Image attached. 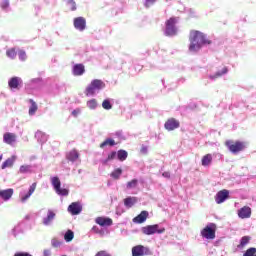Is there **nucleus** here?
Masks as SVG:
<instances>
[{"mask_svg": "<svg viewBox=\"0 0 256 256\" xmlns=\"http://www.w3.org/2000/svg\"><path fill=\"white\" fill-rule=\"evenodd\" d=\"M7 167H13V161H5L2 164V169H7Z\"/></svg>", "mask_w": 256, "mask_h": 256, "instance_id": "nucleus-42", "label": "nucleus"}, {"mask_svg": "<svg viewBox=\"0 0 256 256\" xmlns=\"http://www.w3.org/2000/svg\"><path fill=\"white\" fill-rule=\"evenodd\" d=\"M72 73L75 77H81L85 73V65L76 64L72 68Z\"/></svg>", "mask_w": 256, "mask_h": 256, "instance_id": "nucleus-18", "label": "nucleus"}, {"mask_svg": "<svg viewBox=\"0 0 256 256\" xmlns=\"http://www.w3.org/2000/svg\"><path fill=\"white\" fill-rule=\"evenodd\" d=\"M20 173H33V166H31V165H22L20 167Z\"/></svg>", "mask_w": 256, "mask_h": 256, "instance_id": "nucleus-31", "label": "nucleus"}, {"mask_svg": "<svg viewBox=\"0 0 256 256\" xmlns=\"http://www.w3.org/2000/svg\"><path fill=\"white\" fill-rule=\"evenodd\" d=\"M99 227H97V226H93L92 227V231L94 232V233H98L99 232Z\"/></svg>", "mask_w": 256, "mask_h": 256, "instance_id": "nucleus-52", "label": "nucleus"}, {"mask_svg": "<svg viewBox=\"0 0 256 256\" xmlns=\"http://www.w3.org/2000/svg\"><path fill=\"white\" fill-rule=\"evenodd\" d=\"M68 5L71 7V11H77V4L73 0H67Z\"/></svg>", "mask_w": 256, "mask_h": 256, "instance_id": "nucleus-41", "label": "nucleus"}, {"mask_svg": "<svg viewBox=\"0 0 256 256\" xmlns=\"http://www.w3.org/2000/svg\"><path fill=\"white\" fill-rule=\"evenodd\" d=\"M51 245H52V247H54V248L61 247V245H63V241H62V240H59V239H57V238H53V239L51 240Z\"/></svg>", "mask_w": 256, "mask_h": 256, "instance_id": "nucleus-36", "label": "nucleus"}, {"mask_svg": "<svg viewBox=\"0 0 256 256\" xmlns=\"http://www.w3.org/2000/svg\"><path fill=\"white\" fill-rule=\"evenodd\" d=\"M3 141L6 145H13L17 141V135L15 133L6 132L3 135Z\"/></svg>", "mask_w": 256, "mask_h": 256, "instance_id": "nucleus-16", "label": "nucleus"}, {"mask_svg": "<svg viewBox=\"0 0 256 256\" xmlns=\"http://www.w3.org/2000/svg\"><path fill=\"white\" fill-rule=\"evenodd\" d=\"M74 237H75V233H73L72 230H68L64 234V240L66 241V243H71V241H73Z\"/></svg>", "mask_w": 256, "mask_h": 256, "instance_id": "nucleus-27", "label": "nucleus"}, {"mask_svg": "<svg viewBox=\"0 0 256 256\" xmlns=\"http://www.w3.org/2000/svg\"><path fill=\"white\" fill-rule=\"evenodd\" d=\"M74 27L78 31H85L87 27V20L84 17H77L74 19Z\"/></svg>", "mask_w": 256, "mask_h": 256, "instance_id": "nucleus-13", "label": "nucleus"}, {"mask_svg": "<svg viewBox=\"0 0 256 256\" xmlns=\"http://www.w3.org/2000/svg\"><path fill=\"white\" fill-rule=\"evenodd\" d=\"M135 203H137V198H135V197H128L124 200V205L128 209H131V207H133V205H135Z\"/></svg>", "mask_w": 256, "mask_h": 256, "instance_id": "nucleus-25", "label": "nucleus"}, {"mask_svg": "<svg viewBox=\"0 0 256 256\" xmlns=\"http://www.w3.org/2000/svg\"><path fill=\"white\" fill-rule=\"evenodd\" d=\"M117 215H119V210H117Z\"/></svg>", "mask_w": 256, "mask_h": 256, "instance_id": "nucleus-58", "label": "nucleus"}, {"mask_svg": "<svg viewBox=\"0 0 256 256\" xmlns=\"http://www.w3.org/2000/svg\"><path fill=\"white\" fill-rule=\"evenodd\" d=\"M95 223L100 225V227H111V225H113V220L107 217H97Z\"/></svg>", "mask_w": 256, "mask_h": 256, "instance_id": "nucleus-15", "label": "nucleus"}, {"mask_svg": "<svg viewBox=\"0 0 256 256\" xmlns=\"http://www.w3.org/2000/svg\"><path fill=\"white\" fill-rule=\"evenodd\" d=\"M213 156L211 154H206L203 158L202 161H212Z\"/></svg>", "mask_w": 256, "mask_h": 256, "instance_id": "nucleus-45", "label": "nucleus"}, {"mask_svg": "<svg viewBox=\"0 0 256 256\" xmlns=\"http://www.w3.org/2000/svg\"><path fill=\"white\" fill-rule=\"evenodd\" d=\"M189 51L197 53L201 51L203 45H211V40L207 38V35L198 30H191L189 34Z\"/></svg>", "mask_w": 256, "mask_h": 256, "instance_id": "nucleus-1", "label": "nucleus"}, {"mask_svg": "<svg viewBox=\"0 0 256 256\" xmlns=\"http://www.w3.org/2000/svg\"><path fill=\"white\" fill-rule=\"evenodd\" d=\"M5 201L3 200L2 196L0 195V205H3Z\"/></svg>", "mask_w": 256, "mask_h": 256, "instance_id": "nucleus-56", "label": "nucleus"}, {"mask_svg": "<svg viewBox=\"0 0 256 256\" xmlns=\"http://www.w3.org/2000/svg\"><path fill=\"white\" fill-rule=\"evenodd\" d=\"M43 256H51V250L50 249H45L43 251Z\"/></svg>", "mask_w": 256, "mask_h": 256, "instance_id": "nucleus-49", "label": "nucleus"}, {"mask_svg": "<svg viewBox=\"0 0 256 256\" xmlns=\"http://www.w3.org/2000/svg\"><path fill=\"white\" fill-rule=\"evenodd\" d=\"M17 156H12L11 159H8V161H16Z\"/></svg>", "mask_w": 256, "mask_h": 256, "instance_id": "nucleus-54", "label": "nucleus"}, {"mask_svg": "<svg viewBox=\"0 0 256 256\" xmlns=\"http://www.w3.org/2000/svg\"><path fill=\"white\" fill-rule=\"evenodd\" d=\"M95 91H97V89L93 86L92 83H90V85L86 88V91H85L86 97L95 95Z\"/></svg>", "mask_w": 256, "mask_h": 256, "instance_id": "nucleus-29", "label": "nucleus"}, {"mask_svg": "<svg viewBox=\"0 0 256 256\" xmlns=\"http://www.w3.org/2000/svg\"><path fill=\"white\" fill-rule=\"evenodd\" d=\"M1 7L2 9H7L9 7V0H3Z\"/></svg>", "mask_w": 256, "mask_h": 256, "instance_id": "nucleus-47", "label": "nucleus"}, {"mask_svg": "<svg viewBox=\"0 0 256 256\" xmlns=\"http://www.w3.org/2000/svg\"><path fill=\"white\" fill-rule=\"evenodd\" d=\"M164 231H165V228L160 227L159 224L142 227V233L144 235H155V233H157L158 235H161Z\"/></svg>", "mask_w": 256, "mask_h": 256, "instance_id": "nucleus-7", "label": "nucleus"}, {"mask_svg": "<svg viewBox=\"0 0 256 256\" xmlns=\"http://www.w3.org/2000/svg\"><path fill=\"white\" fill-rule=\"evenodd\" d=\"M117 157V152H111L109 155H108V159L110 161H113V159H115Z\"/></svg>", "mask_w": 256, "mask_h": 256, "instance_id": "nucleus-46", "label": "nucleus"}, {"mask_svg": "<svg viewBox=\"0 0 256 256\" xmlns=\"http://www.w3.org/2000/svg\"><path fill=\"white\" fill-rule=\"evenodd\" d=\"M6 55L10 59H15V57H17V52L15 51V48H11L6 51Z\"/></svg>", "mask_w": 256, "mask_h": 256, "instance_id": "nucleus-34", "label": "nucleus"}, {"mask_svg": "<svg viewBox=\"0 0 256 256\" xmlns=\"http://www.w3.org/2000/svg\"><path fill=\"white\" fill-rule=\"evenodd\" d=\"M238 217L240 219H249L251 217V207L244 206L238 210Z\"/></svg>", "mask_w": 256, "mask_h": 256, "instance_id": "nucleus-17", "label": "nucleus"}, {"mask_svg": "<svg viewBox=\"0 0 256 256\" xmlns=\"http://www.w3.org/2000/svg\"><path fill=\"white\" fill-rule=\"evenodd\" d=\"M51 184L54 191L57 193V195H60V197H67L69 195V189L61 188V180H59V177H51Z\"/></svg>", "mask_w": 256, "mask_h": 256, "instance_id": "nucleus-4", "label": "nucleus"}, {"mask_svg": "<svg viewBox=\"0 0 256 256\" xmlns=\"http://www.w3.org/2000/svg\"><path fill=\"white\" fill-rule=\"evenodd\" d=\"M162 176L165 177V179H170L171 178V173L164 172V173H162Z\"/></svg>", "mask_w": 256, "mask_h": 256, "instance_id": "nucleus-50", "label": "nucleus"}, {"mask_svg": "<svg viewBox=\"0 0 256 256\" xmlns=\"http://www.w3.org/2000/svg\"><path fill=\"white\" fill-rule=\"evenodd\" d=\"M121 173H123V170H121V168H117L116 170H114L111 173V178L112 179H119V177H121Z\"/></svg>", "mask_w": 256, "mask_h": 256, "instance_id": "nucleus-33", "label": "nucleus"}, {"mask_svg": "<svg viewBox=\"0 0 256 256\" xmlns=\"http://www.w3.org/2000/svg\"><path fill=\"white\" fill-rule=\"evenodd\" d=\"M137 183H139V181L137 179H133L132 181H130L126 184V188L127 189H135V187H137Z\"/></svg>", "mask_w": 256, "mask_h": 256, "instance_id": "nucleus-37", "label": "nucleus"}, {"mask_svg": "<svg viewBox=\"0 0 256 256\" xmlns=\"http://www.w3.org/2000/svg\"><path fill=\"white\" fill-rule=\"evenodd\" d=\"M81 211H83V206L80 202H72L68 206V213H70V215H79Z\"/></svg>", "mask_w": 256, "mask_h": 256, "instance_id": "nucleus-10", "label": "nucleus"}, {"mask_svg": "<svg viewBox=\"0 0 256 256\" xmlns=\"http://www.w3.org/2000/svg\"><path fill=\"white\" fill-rule=\"evenodd\" d=\"M1 159H3V154H0V161H1Z\"/></svg>", "mask_w": 256, "mask_h": 256, "instance_id": "nucleus-57", "label": "nucleus"}, {"mask_svg": "<svg viewBox=\"0 0 256 256\" xmlns=\"http://www.w3.org/2000/svg\"><path fill=\"white\" fill-rule=\"evenodd\" d=\"M95 256H111V254L105 250H101Z\"/></svg>", "mask_w": 256, "mask_h": 256, "instance_id": "nucleus-43", "label": "nucleus"}, {"mask_svg": "<svg viewBox=\"0 0 256 256\" xmlns=\"http://www.w3.org/2000/svg\"><path fill=\"white\" fill-rule=\"evenodd\" d=\"M23 233V226L21 224L16 225L10 232L13 237H19Z\"/></svg>", "mask_w": 256, "mask_h": 256, "instance_id": "nucleus-22", "label": "nucleus"}, {"mask_svg": "<svg viewBox=\"0 0 256 256\" xmlns=\"http://www.w3.org/2000/svg\"><path fill=\"white\" fill-rule=\"evenodd\" d=\"M255 253H256V248H249L248 250H246L243 256H254Z\"/></svg>", "mask_w": 256, "mask_h": 256, "instance_id": "nucleus-40", "label": "nucleus"}, {"mask_svg": "<svg viewBox=\"0 0 256 256\" xmlns=\"http://www.w3.org/2000/svg\"><path fill=\"white\" fill-rule=\"evenodd\" d=\"M211 165V161H202V167H209Z\"/></svg>", "mask_w": 256, "mask_h": 256, "instance_id": "nucleus-51", "label": "nucleus"}, {"mask_svg": "<svg viewBox=\"0 0 256 256\" xmlns=\"http://www.w3.org/2000/svg\"><path fill=\"white\" fill-rule=\"evenodd\" d=\"M92 87L96 88V90L103 89L105 87V83L102 80L95 79L91 82Z\"/></svg>", "mask_w": 256, "mask_h": 256, "instance_id": "nucleus-26", "label": "nucleus"}, {"mask_svg": "<svg viewBox=\"0 0 256 256\" xmlns=\"http://www.w3.org/2000/svg\"><path fill=\"white\" fill-rule=\"evenodd\" d=\"M103 109H106V111H109V109H113V105H111V101L109 99H106L102 102Z\"/></svg>", "mask_w": 256, "mask_h": 256, "instance_id": "nucleus-35", "label": "nucleus"}, {"mask_svg": "<svg viewBox=\"0 0 256 256\" xmlns=\"http://www.w3.org/2000/svg\"><path fill=\"white\" fill-rule=\"evenodd\" d=\"M18 57L20 59V61H27V53H25V51L20 50L18 52Z\"/></svg>", "mask_w": 256, "mask_h": 256, "instance_id": "nucleus-39", "label": "nucleus"}, {"mask_svg": "<svg viewBox=\"0 0 256 256\" xmlns=\"http://www.w3.org/2000/svg\"><path fill=\"white\" fill-rule=\"evenodd\" d=\"M157 0H145V7H151V5H154V3L156 2Z\"/></svg>", "mask_w": 256, "mask_h": 256, "instance_id": "nucleus-44", "label": "nucleus"}, {"mask_svg": "<svg viewBox=\"0 0 256 256\" xmlns=\"http://www.w3.org/2000/svg\"><path fill=\"white\" fill-rule=\"evenodd\" d=\"M227 199H229V190H221L219 192H217L216 196H215V201L217 203V205H221V203H225V201H227Z\"/></svg>", "mask_w": 256, "mask_h": 256, "instance_id": "nucleus-12", "label": "nucleus"}, {"mask_svg": "<svg viewBox=\"0 0 256 256\" xmlns=\"http://www.w3.org/2000/svg\"><path fill=\"white\" fill-rule=\"evenodd\" d=\"M225 145L228 147L229 152L233 153L234 155H237V153H241V151H244L246 147L245 142L231 140L226 141Z\"/></svg>", "mask_w": 256, "mask_h": 256, "instance_id": "nucleus-3", "label": "nucleus"}, {"mask_svg": "<svg viewBox=\"0 0 256 256\" xmlns=\"http://www.w3.org/2000/svg\"><path fill=\"white\" fill-rule=\"evenodd\" d=\"M35 189H37V183H33L29 189H22L19 193V199L22 203L29 201L31 199V195L35 193Z\"/></svg>", "mask_w": 256, "mask_h": 256, "instance_id": "nucleus-5", "label": "nucleus"}, {"mask_svg": "<svg viewBox=\"0 0 256 256\" xmlns=\"http://www.w3.org/2000/svg\"><path fill=\"white\" fill-rule=\"evenodd\" d=\"M215 231H217V225L209 223L201 230V235L204 239H215Z\"/></svg>", "mask_w": 256, "mask_h": 256, "instance_id": "nucleus-6", "label": "nucleus"}, {"mask_svg": "<svg viewBox=\"0 0 256 256\" xmlns=\"http://www.w3.org/2000/svg\"><path fill=\"white\" fill-rule=\"evenodd\" d=\"M141 153H147V147L146 146H142L141 147Z\"/></svg>", "mask_w": 256, "mask_h": 256, "instance_id": "nucleus-53", "label": "nucleus"}, {"mask_svg": "<svg viewBox=\"0 0 256 256\" xmlns=\"http://www.w3.org/2000/svg\"><path fill=\"white\" fill-rule=\"evenodd\" d=\"M79 113H81V109H79V108L72 111L73 117H77V115H79Z\"/></svg>", "mask_w": 256, "mask_h": 256, "instance_id": "nucleus-48", "label": "nucleus"}, {"mask_svg": "<svg viewBox=\"0 0 256 256\" xmlns=\"http://www.w3.org/2000/svg\"><path fill=\"white\" fill-rule=\"evenodd\" d=\"M249 241H251V238L249 236H243L240 239V244L238 245V248L243 249V247H245V245L249 244Z\"/></svg>", "mask_w": 256, "mask_h": 256, "instance_id": "nucleus-28", "label": "nucleus"}, {"mask_svg": "<svg viewBox=\"0 0 256 256\" xmlns=\"http://www.w3.org/2000/svg\"><path fill=\"white\" fill-rule=\"evenodd\" d=\"M87 107L90 109H97V100L91 99L87 102Z\"/></svg>", "mask_w": 256, "mask_h": 256, "instance_id": "nucleus-38", "label": "nucleus"}, {"mask_svg": "<svg viewBox=\"0 0 256 256\" xmlns=\"http://www.w3.org/2000/svg\"><path fill=\"white\" fill-rule=\"evenodd\" d=\"M115 145H117L115 140H113V138H108L100 144V149H105V147H115Z\"/></svg>", "mask_w": 256, "mask_h": 256, "instance_id": "nucleus-21", "label": "nucleus"}, {"mask_svg": "<svg viewBox=\"0 0 256 256\" xmlns=\"http://www.w3.org/2000/svg\"><path fill=\"white\" fill-rule=\"evenodd\" d=\"M28 101L31 104L28 113H29V115H35V113H37V109H39V107L37 106V103L33 99H29Z\"/></svg>", "mask_w": 256, "mask_h": 256, "instance_id": "nucleus-24", "label": "nucleus"}, {"mask_svg": "<svg viewBox=\"0 0 256 256\" xmlns=\"http://www.w3.org/2000/svg\"><path fill=\"white\" fill-rule=\"evenodd\" d=\"M147 217H149V212L144 210L138 216L133 218V223H145L147 221Z\"/></svg>", "mask_w": 256, "mask_h": 256, "instance_id": "nucleus-19", "label": "nucleus"}, {"mask_svg": "<svg viewBox=\"0 0 256 256\" xmlns=\"http://www.w3.org/2000/svg\"><path fill=\"white\" fill-rule=\"evenodd\" d=\"M179 21V18L177 17H170L165 22V36L166 37H175L177 35V23Z\"/></svg>", "mask_w": 256, "mask_h": 256, "instance_id": "nucleus-2", "label": "nucleus"}, {"mask_svg": "<svg viewBox=\"0 0 256 256\" xmlns=\"http://www.w3.org/2000/svg\"><path fill=\"white\" fill-rule=\"evenodd\" d=\"M67 159L68 161H77V159H79V152L75 149L71 150L67 154Z\"/></svg>", "mask_w": 256, "mask_h": 256, "instance_id": "nucleus-23", "label": "nucleus"}, {"mask_svg": "<svg viewBox=\"0 0 256 256\" xmlns=\"http://www.w3.org/2000/svg\"><path fill=\"white\" fill-rule=\"evenodd\" d=\"M254 256H256V254Z\"/></svg>", "mask_w": 256, "mask_h": 256, "instance_id": "nucleus-59", "label": "nucleus"}, {"mask_svg": "<svg viewBox=\"0 0 256 256\" xmlns=\"http://www.w3.org/2000/svg\"><path fill=\"white\" fill-rule=\"evenodd\" d=\"M55 217H57V214L52 209H49L47 211L46 216L42 219V223L45 227H51L53 225V221H55Z\"/></svg>", "mask_w": 256, "mask_h": 256, "instance_id": "nucleus-9", "label": "nucleus"}, {"mask_svg": "<svg viewBox=\"0 0 256 256\" xmlns=\"http://www.w3.org/2000/svg\"><path fill=\"white\" fill-rule=\"evenodd\" d=\"M0 196L2 197V200L7 202L13 197V189L8 188L6 190H1L0 191Z\"/></svg>", "mask_w": 256, "mask_h": 256, "instance_id": "nucleus-20", "label": "nucleus"}, {"mask_svg": "<svg viewBox=\"0 0 256 256\" xmlns=\"http://www.w3.org/2000/svg\"><path fill=\"white\" fill-rule=\"evenodd\" d=\"M150 254L151 250L143 245H137L132 248V256H145Z\"/></svg>", "mask_w": 256, "mask_h": 256, "instance_id": "nucleus-8", "label": "nucleus"}, {"mask_svg": "<svg viewBox=\"0 0 256 256\" xmlns=\"http://www.w3.org/2000/svg\"><path fill=\"white\" fill-rule=\"evenodd\" d=\"M23 85V80L19 77H12L9 81H8V87L10 89H21V86Z\"/></svg>", "mask_w": 256, "mask_h": 256, "instance_id": "nucleus-14", "label": "nucleus"}, {"mask_svg": "<svg viewBox=\"0 0 256 256\" xmlns=\"http://www.w3.org/2000/svg\"><path fill=\"white\" fill-rule=\"evenodd\" d=\"M128 155L129 154L127 153V151L119 150L117 152V159H119V161H125V159H127Z\"/></svg>", "mask_w": 256, "mask_h": 256, "instance_id": "nucleus-30", "label": "nucleus"}, {"mask_svg": "<svg viewBox=\"0 0 256 256\" xmlns=\"http://www.w3.org/2000/svg\"><path fill=\"white\" fill-rule=\"evenodd\" d=\"M179 126V120L175 118H169L164 124V127L167 131H175V129H179Z\"/></svg>", "mask_w": 256, "mask_h": 256, "instance_id": "nucleus-11", "label": "nucleus"}, {"mask_svg": "<svg viewBox=\"0 0 256 256\" xmlns=\"http://www.w3.org/2000/svg\"><path fill=\"white\" fill-rule=\"evenodd\" d=\"M97 234L101 235V237H103L104 232H103V230L100 229L99 232H97Z\"/></svg>", "mask_w": 256, "mask_h": 256, "instance_id": "nucleus-55", "label": "nucleus"}, {"mask_svg": "<svg viewBox=\"0 0 256 256\" xmlns=\"http://www.w3.org/2000/svg\"><path fill=\"white\" fill-rule=\"evenodd\" d=\"M228 71L229 70L227 69V67H223L222 71H218L214 76H210V79H215L217 77H221V76L227 74Z\"/></svg>", "mask_w": 256, "mask_h": 256, "instance_id": "nucleus-32", "label": "nucleus"}]
</instances>
